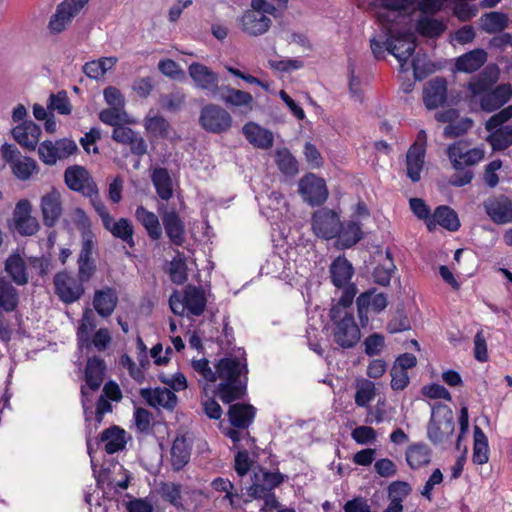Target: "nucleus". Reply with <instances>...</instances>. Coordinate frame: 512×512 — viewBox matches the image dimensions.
Returning <instances> with one entry per match:
<instances>
[{
  "instance_id": "obj_17",
  "label": "nucleus",
  "mask_w": 512,
  "mask_h": 512,
  "mask_svg": "<svg viewBox=\"0 0 512 512\" xmlns=\"http://www.w3.org/2000/svg\"><path fill=\"white\" fill-rule=\"evenodd\" d=\"M299 192L311 205L322 204L328 196L325 181L314 174H308L300 180Z\"/></svg>"
},
{
  "instance_id": "obj_60",
  "label": "nucleus",
  "mask_w": 512,
  "mask_h": 512,
  "mask_svg": "<svg viewBox=\"0 0 512 512\" xmlns=\"http://www.w3.org/2000/svg\"><path fill=\"white\" fill-rule=\"evenodd\" d=\"M163 498L175 507L182 506L181 486L175 483H165L161 487Z\"/></svg>"
},
{
  "instance_id": "obj_57",
  "label": "nucleus",
  "mask_w": 512,
  "mask_h": 512,
  "mask_svg": "<svg viewBox=\"0 0 512 512\" xmlns=\"http://www.w3.org/2000/svg\"><path fill=\"white\" fill-rule=\"evenodd\" d=\"M48 109L57 111L61 115H69L72 107L65 91L51 94L49 97Z\"/></svg>"
},
{
  "instance_id": "obj_24",
  "label": "nucleus",
  "mask_w": 512,
  "mask_h": 512,
  "mask_svg": "<svg viewBox=\"0 0 512 512\" xmlns=\"http://www.w3.org/2000/svg\"><path fill=\"white\" fill-rule=\"evenodd\" d=\"M95 311L103 318L111 316L118 304V293L110 286L95 290L93 300Z\"/></svg>"
},
{
  "instance_id": "obj_28",
  "label": "nucleus",
  "mask_w": 512,
  "mask_h": 512,
  "mask_svg": "<svg viewBox=\"0 0 512 512\" xmlns=\"http://www.w3.org/2000/svg\"><path fill=\"white\" fill-rule=\"evenodd\" d=\"M436 225H440L449 231H457L460 222L453 209L448 206H439L427 221V227L430 231L435 229Z\"/></svg>"
},
{
  "instance_id": "obj_55",
  "label": "nucleus",
  "mask_w": 512,
  "mask_h": 512,
  "mask_svg": "<svg viewBox=\"0 0 512 512\" xmlns=\"http://www.w3.org/2000/svg\"><path fill=\"white\" fill-rule=\"evenodd\" d=\"M99 119L107 125L113 126L116 128V126L122 125L121 123H135L134 121L130 120L127 112L124 109H118V108H108L104 109L99 114Z\"/></svg>"
},
{
  "instance_id": "obj_46",
  "label": "nucleus",
  "mask_w": 512,
  "mask_h": 512,
  "mask_svg": "<svg viewBox=\"0 0 512 512\" xmlns=\"http://www.w3.org/2000/svg\"><path fill=\"white\" fill-rule=\"evenodd\" d=\"M425 153L418 148H409L406 155L407 176L412 182H418L424 166Z\"/></svg>"
},
{
  "instance_id": "obj_11",
  "label": "nucleus",
  "mask_w": 512,
  "mask_h": 512,
  "mask_svg": "<svg viewBox=\"0 0 512 512\" xmlns=\"http://www.w3.org/2000/svg\"><path fill=\"white\" fill-rule=\"evenodd\" d=\"M77 151L75 141L67 138L56 141H43L38 148L40 159L47 165H55L57 161L71 156Z\"/></svg>"
},
{
  "instance_id": "obj_10",
  "label": "nucleus",
  "mask_w": 512,
  "mask_h": 512,
  "mask_svg": "<svg viewBox=\"0 0 512 512\" xmlns=\"http://www.w3.org/2000/svg\"><path fill=\"white\" fill-rule=\"evenodd\" d=\"M199 121L207 132L214 134L225 133L232 126L230 113L215 104H208L202 108Z\"/></svg>"
},
{
  "instance_id": "obj_27",
  "label": "nucleus",
  "mask_w": 512,
  "mask_h": 512,
  "mask_svg": "<svg viewBox=\"0 0 512 512\" xmlns=\"http://www.w3.org/2000/svg\"><path fill=\"white\" fill-rule=\"evenodd\" d=\"M41 211L46 226L52 227L62 214L61 195L52 189L41 198Z\"/></svg>"
},
{
  "instance_id": "obj_56",
  "label": "nucleus",
  "mask_w": 512,
  "mask_h": 512,
  "mask_svg": "<svg viewBox=\"0 0 512 512\" xmlns=\"http://www.w3.org/2000/svg\"><path fill=\"white\" fill-rule=\"evenodd\" d=\"M416 28L421 35L436 38L444 32L445 25L440 20L424 17L417 22Z\"/></svg>"
},
{
  "instance_id": "obj_63",
  "label": "nucleus",
  "mask_w": 512,
  "mask_h": 512,
  "mask_svg": "<svg viewBox=\"0 0 512 512\" xmlns=\"http://www.w3.org/2000/svg\"><path fill=\"white\" fill-rule=\"evenodd\" d=\"M352 439L361 445L373 443L376 440V432L369 426H358L351 433Z\"/></svg>"
},
{
  "instance_id": "obj_12",
  "label": "nucleus",
  "mask_w": 512,
  "mask_h": 512,
  "mask_svg": "<svg viewBox=\"0 0 512 512\" xmlns=\"http://www.w3.org/2000/svg\"><path fill=\"white\" fill-rule=\"evenodd\" d=\"M340 221V217L335 211L321 208L312 216L313 233L324 240L334 239L340 231Z\"/></svg>"
},
{
  "instance_id": "obj_16",
  "label": "nucleus",
  "mask_w": 512,
  "mask_h": 512,
  "mask_svg": "<svg viewBox=\"0 0 512 512\" xmlns=\"http://www.w3.org/2000/svg\"><path fill=\"white\" fill-rule=\"evenodd\" d=\"M65 183L74 191L86 197H92L98 190L88 171L81 166L68 167L64 174Z\"/></svg>"
},
{
  "instance_id": "obj_41",
  "label": "nucleus",
  "mask_w": 512,
  "mask_h": 512,
  "mask_svg": "<svg viewBox=\"0 0 512 512\" xmlns=\"http://www.w3.org/2000/svg\"><path fill=\"white\" fill-rule=\"evenodd\" d=\"M104 228L114 237L121 239L124 243L129 245V247H134V228L128 219L120 218L118 221H114L112 217L110 219V223L108 225H104Z\"/></svg>"
},
{
  "instance_id": "obj_47",
  "label": "nucleus",
  "mask_w": 512,
  "mask_h": 512,
  "mask_svg": "<svg viewBox=\"0 0 512 512\" xmlns=\"http://www.w3.org/2000/svg\"><path fill=\"white\" fill-rule=\"evenodd\" d=\"M472 460L475 464L483 465L489 460L488 438L482 429L474 427V446Z\"/></svg>"
},
{
  "instance_id": "obj_33",
  "label": "nucleus",
  "mask_w": 512,
  "mask_h": 512,
  "mask_svg": "<svg viewBox=\"0 0 512 512\" xmlns=\"http://www.w3.org/2000/svg\"><path fill=\"white\" fill-rule=\"evenodd\" d=\"M20 302L19 291L10 281L0 277V315L13 312L17 309Z\"/></svg>"
},
{
  "instance_id": "obj_53",
  "label": "nucleus",
  "mask_w": 512,
  "mask_h": 512,
  "mask_svg": "<svg viewBox=\"0 0 512 512\" xmlns=\"http://www.w3.org/2000/svg\"><path fill=\"white\" fill-rule=\"evenodd\" d=\"M482 29L487 33H497L505 29L508 18L501 12H489L482 16Z\"/></svg>"
},
{
  "instance_id": "obj_1",
  "label": "nucleus",
  "mask_w": 512,
  "mask_h": 512,
  "mask_svg": "<svg viewBox=\"0 0 512 512\" xmlns=\"http://www.w3.org/2000/svg\"><path fill=\"white\" fill-rule=\"evenodd\" d=\"M244 352L221 358L213 367L206 358L193 359L191 366L201 378L198 380L202 393L207 396L209 384L219 380L215 390L224 403L242 398L246 391L247 362Z\"/></svg>"
},
{
  "instance_id": "obj_2",
  "label": "nucleus",
  "mask_w": 512,
  "mask_h": 512,
  "mask_svg": "<svg viewBox=\"0 0 512 512\" xmlns=\"http://www.w3.org/2000/svg\"><path fill=\"white\" fill-rule=\"evenodd\" d=\"M497 80V71L486 68L468 83V88L472 96L479 97L480 107L483 111L493 112L499 109L505 105L512 96V88L509 84H500L491 90V87Z\"/></svg>"
},
{
  "instance_id": "obj_4",
  "label": "nucleus",
  "mask_w": 512,
  "mask_h": 512,
  "mask_svg": "<svg viewBox=\"0 0 512 512\" xmlns=\"http://www.w3.org/2000/svg\"><path fill=\"white\" fill-rule=\"evenodd\" d=\"M455 429L452 410L445 404L432 405L430 422L427 427V436L434 444H445L450 441Z\"/></svg>"
},
{
  "instance_id": "obj_26",
  "label": "nucleus",
  "mask_w": 512,
  "mask_h": 512,
  "mask_svg": "<svg viewBox=\"0 0 512 512\" xmlns=\"http://www.w3.org/2000/svg\"><path fill=\"white\" fill-rule=\"evenodd\" d=\"M141 395L149 405L158 409L172 410L178 401L175 393L166 387L142 390Z\"/></svg>"
},
{
  "instance_id": "obj_13",
  "label": "nucleus",
  "mask_w": 512,
  "mask_h": 512,
  "mask_svg": "<svg viewBox=\"0 0 512 512\" xmlns=\"http://www.w3.org/2000/svg\"><path fill=\"white\" fill-rule=\"evenodd\" d=\"M1 155L10 164L14 175L20 180L29 179L37 169L35 160L22 156L14 145H2Z\"/></svg>"
},
{
  "instance_id": "obj_29",
  "label": "nucleus",
  "mask_w": 512,
  "mask_h": 512,
  "mask_svg": "<svg viewBox=\"0 0 512 512\" xmlns=\"http://www.w3.org/2000/svg\"><path fill=\"white\" fill-rule=\"evenodd\" d=\"M488 54L484 49L471 50L455 61V70L463 73H473L480 69L487 61Z\"/></svg>"
},
{
  "instance_id": "obj_35",
  "label": "nucleus",
  "mask_w": 512,
  "mask_h": 512,
  "mask_svg": "<svg viewBox=\"0 0 512 512\" xmlns=\"http://www.w3.org/2000/svg\"><path fill=\"white\" fill-rule=\"evenodd\" d=\"M225 91L221 98L227 105L239 108L244 114L253 110L254 99L250 93L232 87H226Z\"/></svg>"
},
{
  "instance_id": "obj_39",
  "label": "nucleus",
  "mask_w": 512,
  "mask_h": 512,
  "mask_svg": "<svg viewBox=\"0 0 512 512\" xmlns=\"http://www.w3.org/2000/svg\"><path fill=\"white\" fill-rule=\"evenodd\" d=\"M5 271L17 285L27 284L26 262L19 254H12L6 259Z\"/></svg>"
},
{
  "instance_id": "obj_54",
  "label": "nucleus",
  "mask_w": 512,
  "mask_h": 512,
  "mask_svg": "<svg viewBox=\"0 0 512 512\" xmlns=\"http://www.w3.org/2000/svg\"><path fill=\"white\" fill-rule=\"evenodd\" d=\"M275 161L279 170L285 175H295L298 172V163L295 157L286 148L278 149Z\"/></svg>"
},
{
  "instance_id": "obj_20",
  "label": "nucleus",
  "mask_w": 512,
  "mask_h": 512,
  "mask_svg": "<svg viewBox=\"0 0 512 512\" xmlns=\"http://www.w3.org/2000/svg\"><path fill=\"white\" fill-rule=\"evenodd\" d=\"M188 73L195 82L196 87L207 91L212 96L217 95L219 78L209 67L194 62L188 67Z\"/></svg>"
},
{
  "instance_id": "obj_59",
  "label": "nucleus",
  "mask_w": 512,
  "mask_h": 512,
  "mask_svg": "<svg viewBox=\"0 0 512 512\" xmlns=\"http://www.w3.org/2000/svg\"><path fill=\"white\" fill-rule=\"evenodd\" d=\"M473 125L472 120L463 118L452 122L444 128L443 134L446 138H456L466 133Z\"/></svg>"
},
{
  "instance_id": "obj_25",
  "label": "nucleus",
  "mask_w": 512,
  "mask_h": 512,
  "mask_svg": "<svg viewBox=\"0 0 512 512\" xmlns=\"http://www.w3.org/2000/svg\"><path fill=\"white\" fill-rule=\"evenodd\" d=\"M12 135L22 147L35 150L41 135V128L32 121H25L12 129Z\"/></svg>"
},
{
  "instance_id": "obj_6",
  "label": "nucleus",
  "mask_w": 512,
  "mask_h": 512,
  "mask_svg": "<svg viewBox=\"0 0 512 512\" xmlns=\"http://www.w3.org/2000/svg\"><path fill=\"white\" fill-rule=\"evenodd\" d=\"M397 19L398 18L388 23H380L385 27L388 34V52L398 60L401 70L407 71L408 68L405 67V65L415 52L416 38L414 33L411 31H405L397 35H393L392 24L396 22Z\"/></svg>"
},
{
  "instance_id": "obj_9",
  "label": "nucleus",
  "mask_w": 512,
  "mask_h": 512,
  "mask_svg": "<svg viewBox=\"0 0 512 512\" xmlns=\"http://www.w3.org/2000/svg\"><path fill=\"white\" fill-rule=\"evenodd\" d=\"M447 156L455 170H462L483 160L485 150L483 147L470 148L468 142L459 140L448 146Z\"/></svg>"
},
{
  "instance_id": "obj_58",
  "label": "nucleus",
  "mask_w": 512,
  "mask_h": 512,
  "mask_svg": "<svg viewBox=\"0 0 512 512\" xmlns=\"http://www.w3.org/2000/svg\"><path fill=\"white\" fill-rule=\"evenodd\" d=\"M384 348L385 339L379 333H373L364 340V352L370 357L380 355Z\"/></svg>"
},
{
  "instance_id": "obj_22",
  "label": "nucleus",
  "mask_w": 512,
  "mask_h": 512,
  "mask_svg": "<svg viewBox=\"0 0 512 512\" xmlns=\"http://www.w3.org/2000/svg\"><path fill=\"white\" fill-rule=\"evenodd\" d=\"M386 306L387 298L383 293L367 291L360 294L357 298V310L361 325L366 326L369 321L367 314L369 308L375 313H380Z\"/></svg>"
},
{
  "instance_id": "obj_21",
  "label": "nucleus",
  "mask_w": 512,
  "mask_h": 512,
  "mask_svg": "<svg viewBox=\"0 0 512 512\" xmlns=\"http://www.w3.org/2000/svg\"><path fill=\"white\" fill-rule=\"evenodd\" d=\"M111 137L115 142L129 146L131 153L138 157L147 153V144L144 138L127 126H116Z\"/></svg>"
},
{
  "instance_id": "obj_37",
  "label": "nucleus",
  "mask_w": 512,
  "mask_h": 512,
  "mask_svg": "<svg viewBox=\"0 0 512 512\" xmlns=\"http://www.w3.org/2000/svg\"><path fill=\"white\" fill-rule=\"evenodd\" d=\"M135 217L145 228L148 236L152 240H158L162 236V228L158 216L148 211L143 206H138L135 211Z\"/></svg>"
},
{
  "instance_id": "obj_43",
  "label": "nucleus",
  "mask_w": 512,
  "mask_h": 512,
  "mask_svg": "<svg viewBox=\"0 0 512 512\" xmlns=\"http://www.w3.org/2000/svg\"><path fill=\"white\" fill-rule=\"evenodd\" d=\"M184 297L187 306V314L194 316L201 315L206 307V297L202 289L187 286L184 291Z\"/></svg>"
},
{
  "instance_id": "obj_51",
  "label": "nucleus",
  "mask_w": 512,
  "mask_h": 512,
  "mask_svg": "<svg viewBox=\"0 0 512 512\" xmlns=\"http://www.w3.org/2000/svg\"><path fill=\"white\" fill-rule=\"evenodd\" d=\"M487 141L493 150H504L512 145V126L506 125L490 131Z\"/></svg>"
},
{
  "instance_id": "obj_38",
  "label": "nucleus",
  "mask_w": 512,
  "mask_h": 512,
  "mask_svg": "<svg viewBox=\"0 0 512 512\" xmlns=\"http://www.w3.org/2000/svg\"><path fill=\"white\" fill-rule=\"evenodd\" d=\"M151 180L157 192V195L165 201H168L173 195L172 179L166 168H155L151 174Z\"/></svg>"
},
{
  "instance_id": "obj_30",
  "label": "nucleus",
  "mask_w": 512,
  "mask_h": 512,
  "mask_svg": "<svg viewBox=\"0 0 512 512\" xmlns=\"http://www.w3.org/2000/svg\"><path fill=\"white\" fill-rule=\"evenodd\" d=\"M447 83L443 78L428 82L424 89V102L428 109H435L446 101Z\"/></svg>"
},
{
  "instance_id": "obj_14",
  "label": "nucleus",
  "mask_w": 512,
  "mask_h": 512,
  "mask_svg": "<svg viewBox=\"0 0 512 512\" xmlns=\"http://www.w3.org/2000/svg\"><path fill=\"white\" fill-rule=\"evenodd\" d=\"M90 0H63L51 16L48 27L52 33H61Z\"/></svg>"
},
{
  "instance_id": "obj_15",
  "label": "nucleus",
  "mask_w": 512,
  "mask_h": 512,
  "mask_svg": "<svg viewBox=\"0 0 512 512\" xmlns=\"http://www.w3.org/2000/svg\"><path fill=\"white\" fill-rule=\"evenodd\" d=\"M55 292L64 303L76 302L84 293L83 283L66 272H60L54 277Z\"/></svg>"
},
{
  "instance_id": "obj_19",
  "label": "nucleus",
  "mask_w": 512,
  "mask_h": 512,
  "mask_svg": "<svg viewBox=\"0 0 512 512\" xmlns=\"http://www.w3.org/2000/svg\"><path fill=\"white\" fill-rule=\"evenodd\" d=\"M158 212L162 217L163 226L171 243L180 246L184 242L185 226L174 208L167 209L164 204L158 206Z\"/></svg>"
},
{
  "instance_id": "obj_49",
  "label": "nucleus",
  "mask_w": 512,
  "mask_h": 512,
  "mask_svg": "<svg viewBox=\"0 0 512 512\" xmlns=\"http://www.w3.org/2000/svg\"><path fill=\"white\" fill-rule=\"evenodd\" d=\"M381 10L377 13L379 22L388 23L400 17L405 9L404 0H380Z\"/></svg>"
},
{
  "instance_id": "obj_45",
  "label": "nucleus",
  "mask_w": 512,
  "mask_h": 512,
  "mask_svg": "<svg viewBox=\"0 0 512 512\" xmlns=\"http://www.w3.org/2000/svg\"><path fill=\"white\" fill-rule=\"evenodd\" d=\"M116 57H102L97 60L89 61L83 66V72L91 79L99 80L105 73L111 70L117 63Z\"/></svg>"
},
{
  "instance_id": "obj_52",
  "label": "nucleus",
  "mask_w": 512,
  "mask_h": 512,
  "mask_svg": "<svg viewBox=\"0 0 512 512\" xmlns=\"http://www.w3.org/2000/svg\"><path fill=\"white\" fill-rule=\"evenodd\" d=\"M375 384L368 380L362 379L356 384L355 403L358 407H367L375 398Z\"/></svg>"
},
{
  "instance_id": "obj_31",
  "label": "nucleus",
  "mask_w": 512,
  "mask_h": 512,
  "mask_svg": "<svg viewBox=\"0 0 512 512\" xmlns=\"http://www.w3.org/2000/svg\"><path fill=\"white\" fill-rule=\"evenodd\" d=\"M242 131L249 143L257 148L268 149L273 145L272 132L254 122L245 124Z\"/></svg>"
},
{
  "instance_id": "obj_48",
  "label": "nucleus",
  "mask_w": 512,
  "mask_h": 512,
  "mask_svg": "<svg viewBox=\"0 0 512 512\" xmlns=\"http://www.w3.org/2000/svg\"><path fill=\"white\" fill-rule=\"evenodd\" d=\"M96 328V318L91 309H86L83 312L78 330H77V340L79 346L82 348L84 346H90V336L91 333Z\"/></svg>"
},
{
  "instance_id": "obj_3",
  "label": "nucleus",
  "mask_w": 512,
  "mask_h": 512,
  "mask_svg": "<svg viewBox=\"0 0 512 512\" xmlns=\"http://www.w3.org/2000/svg\"><path fill=\"white\" fill-rule=\"evenodd\" d=\"M337 303L331 309V319L333 322V339L337 345L344 349L354 347L361 338L360 329L351 312Z\"/></svg>"
},
{
  "instance_id": "obj_8",
  "label": "nucleus",
  "mask_w": 512,
  "mask_h": 512,
  "mask_svg": "<svg viewBox=\"0 0 512 512\" xmlns=\"http://www.w3.org/2000/svg\"><path fill=\"white\" fill-rule=\"evenodd\" d=\"M105 372V363L98 357L89 358L85 369V382L86 384L81 387L82 394V407L84 415L89 420V412L92 413L91 408L92 398L91 393L97 391L103 383Z\"/></svg>"
},
{
  "instance_id": "obj_61",
  "label": "nucleus",
  "mask_w": 512,
  "mask_h": 512,
  "mask_svg": "<svg viewBox=\"0 0 512 512\" xmlns=\"http://www.w3.org/2000/svg\"><path fill=\"white\" fill-rule=\"evenodd\" d=\"M169 271L172 282L183 284L187 280L186 263L181 257H176L171 261Z\"/></svg>"
},
{
  "instance_id": "obj_34",
  "label": "nucleus",
  "mask_w": 512,
  "mask_h": 512,
  "mask_svg": "<svg viewBox=\"0 0 512 512\" xmlns=\"http://www.w3.org/2000/svg\"><path fill=\"white\" fill-rule=\"evenodd\" d=\"M148 135L154 138H167L170 133L169 122L154 110H150L143 121Z\"/></svg>"
},
{
  "instance_id": "obj_50",
  "label": "nucleus",
  "mask_w": 512,
  "mask_h": 512,
  "mask_svg": "<svg viewBox=\"0 0 512 512\" xmlns=\"http://www.w3.org/2000/svg\"><path fill=\"white\" fill-rule=\"evenodd\" d=\"M212 488L220 493H224L222 503L230 507H235L239 500V495L234 490V485L227 478L218 477L211 483Z\"/></svg>"
},
{
  "instance_id": "obj_40",
  "label": "nucleus",
  "mask_w": 512,
  "mask_h": 512,
  "mask_svg": "<svg viewBox=\"0 0 512 512\" xmlns=\"http://www.w3.org/2000/svg\"><path fill=\"white\" fill-rule=\"evenodd\" d=\"M190 446L185 436H178L171 447V464L175 471L181 470L190 460Z\"/></svg>"
},
{
  "instance_id": "obj_36",
  "label": "nucleus",
  "mask_w": 512,
  "mask_h": 512,
  "mask_svg": "<svg viewBox=\"0 0 512 512\" xmlns=\"http://www.w3.org/2000/svg\"><path fill=\"white\" fill-rule=\"evenodd\" d=\"M229 421L238 429H246L255 417V408L247 404H233L228 411Z\"/></svg>"
},
{
  "instance_id": "obj_62",
  "label": "nucleus",
  "mask_w": 512,
  "mask_h": 512,
  "mask_svg": "<svg viewBox=\"0 0 512 512\" xmlns=\"http://www.w3.org/2000/svg\"><path fill=\"white\" fill-rule=\"evenodd\" d=\"M103 96L106 104L110 106V108L124 109L125 98L118 88L114 86L105 88L103 91Z\"/></svg>"
},
{
  "instance_id": "obj_42",
  "label": "nucleus",
  "mask_w": 512,
  "mask_h": 512,
  "mask_svg": "<svg viewBox=\"0 0 512 512\" xmlns=\"http://www.w3.org/2000/svg\"><path fill=\"white\" fill-rule=\"evenodd\" d=\"M101 442L108 454L116 453L125 447V431L117 426L110 427L102 433Z\"/></svg>"
},
{
  "instance_id": "obj_18",
  "label": "nucleus",
  "mask_w": 512,
  "mask_h": 512,
  "mask_svg": "<svg viewBox=\"0 0 512 512\" xmlns=\"http://www.w3.org/2000/svg\"><path fill=\"white\" fill-rule=\"evenodd\" d=\"M483 207L494 223L507 224L512 222V202L507 196H490L483 202Z\"/></svg>"
},
{
  "instance_id": "obj_7",
  "label": "nucleus",
  "mask_w": 512,
  "mask_h": 512,
  "mask_svg": "<svg viewBox=\"0 0 512 512\" xmlns=\"http://www.w3.org/2000/svg\"><path fill=\"white\" fill-rule=\"evenodd\" d=\"M284 481L279 472H269L259 468L254 471L252 484L248 488V495L255 499H263L267 505L274 506L276 499L273 490Z\"/></svg>"
},
{
  "instance_id": "obj_64",
  "label": "nucleus",
  "mask_w": 512,
  "mask_h": 512,
  "mask_svg": "<svg viewBox=\"0 0 512 512\" xmlns=\"http://www.w3.org/2000/svg\"><path fill=\"white\" fill-rule=\"evenodd\" d=\"M234 462L235 471L240 477L246 475L253 464V460L250 458L247 450H239L235 456Z\"/></svg>"
},
{
  "instance_id": "obj_32",
  "label": "nucleus",
  "mask_w": 512,
  "mask_h": 512,
  "mask_svg": "<svg viewBox=\"0 0 512 512\" xmlns=\"http://www.w3.org/2000/svg\"><path fill=\"white\" fill-rule=\"evenodd\" d=\"M335 238L337 246L342 249L354 246L362 239L360 224L356 221H340V231Z\"/></svg>"
},
{
  "instance_id": "obj_5",
  "label": "nucleus",
  "mask_w": 512,
  "mask_h": 512,
  "mask_svg": "<svg viewBox=\"0 0 512 512\" xmlns=\"http://www.w3.org/2000/svg\"><path fill=\"white\" fill-rule=\"evenodd\" d=\"M329 270L333 285L343 289L338 303L343 307H350L357 293L356 286L351 283L354 275L352 264L345 257L339 256L331 263Z\"/></svg>"
},
{
  "instance_id": "obj_23",
  "label": "nucleus",
  "mask_w": 512,
  "mask_h": 512,
  "mask_svg": "<svg viewBox=\"0 0 512 512\" xmlns=\"http://www.w3.org/2000/svg\"><path fill=\"white\" fill-rule=\"evenodd\" d=\"M271 23V19L260 11L247 10L238 19L241 30L254 37L265 34L269 30Z\"/></svg>"
},
{
  "instance_id": "obj_44",
  "label": "nucleus",
  "mask_w": 512,
  "mask_h": 512,
  "mask_svg": "<svg viewBox=\"0 0 512 512\" xmlns=\"http://www.w3.org/2000/svg\"><path fill=\"white\" fill-rule=\"evenodd\" d=\"M406 461L412 469H418L431 461V449L423 443H415L406 451Z\"/></svg>"
}]
</instances>
